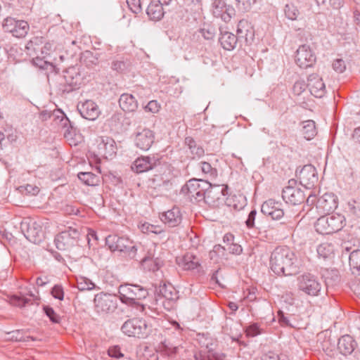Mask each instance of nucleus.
<instances>
[{
  "label": "nucleus",
  "mask_w": 360,
  "mask_h": 360,
  "mask_svg": "<svg viewBox=\"0 0 360 360\" xmlns=\"http://www.w3.org/2000/svg\"><path fill=\"white\" fill-rule=\"evenodd\" d=\"M296 261L295 253L288 247H277L271 255V269L277 275H293L297 271Z\"/></svg>",
  "instance_id": "obj_1"
},
{
  "label": "nucleus",
  "mask_w": 360,
  "mask_h": 360,
  "mask_svg": "<svg viewBox=\"0 0 360 360\" xmlns=\"http://www.w3.org/2000/svg\"><path fill=\"white\" fill-rule=\"evenodd\" d=\"M82 80L78 66H71L63 71V75H56L51 80V85L60 94L73 91L79 88Z\"/></svg>",
  "instance_id": "obj_2"
},
{
  "label": "nucleus",
  "mask_w": 360,
  "mask_h": 360,
  "mask_svg": "<svg viewBox=\"0 0 360 360\" xmlns=\"http://www.w3.org/2000/svg\"><path fill=\"white\" fill-rule=\"evenodd\" d=\"M120 300L122 303L136 306L141 311H145L146 307L139 303V300L146 298L148 292V290L139 285L124 284L118 289Z\"/></svg>",
  "instance_id": "obj_3"
},
{
  "label": "nucleus",
  "mask_w": 360,
  "mask_h": 360,
  "mask_svg": "<svg viewBox=\"0 0 360 360\" xmlns=\"http://www.w3.org/2000/svg\"><path fill=\"white\" fill-rule=\"evenodd\" d=\"M346 219L340 214H327L319 217L315 223L316 231L321 234H332L342 230Z\"/></svg>",
  "instance_id": "obj_4"
},
{
  "label": "nucleus",
  "mask_w": 360,
  "mask_h": 360,
  "mask_svg": "<svg viewBox=\"0 0 360 360\" xmlns=\"http://www.w3.org/2000/svg\"><path fill=\"white\" fill-rule=\"evenodd\" d=\"M105 244L112 251L124 252L129 258L136 259L137 248L129 238L118 235H109L105 238Z\"/></svg>",
  "instance_id": "obj_5"
},
{
  "label": "nucleus",
  "mask_w": 360,
  "mask_h": 360,
  "mask_svg": "<svg viewBox=\"0 0 360 360\" xmlns=\"http://www.w3.org/2000/svg\"><path fill=\"white\" fill-rule=\"evenodd\" d=\"M121 330L129 337L145 338L150 334L151 329L146 320L142 319H131L123 323Z\"/></svg>",
  "instance_id": "obj_6"
},
{
  "label": "nucleus",
  "mask_w": 360,
  "mask_h": 360,
  "mask_svg": "<svg viewBox=\"0 0 360 360\" xmlns=\"http://www.w3.org/2000/svg\"><path fill=\"white\" fill-rule=\"evenodd\" d=\"M79 236L80 233L77 229L68 227L67 230L56 235L54 243L58 250H68L77 245Z\"/></svg>",
  "instance_id": "obj_7"
},
{
  "label": "nucleus",
  "mask_w": 360,
  "mask_h": 360,
  "mask_svg": "<svg viewBox=\"0 0 360 360\" xmlns=\"http://www.w3.org/2000/svg\"><path fill=\"white\" fill-rule=\"evenodd\" d=\"M298 289L309 296H318L322 285L314 275L305 273L297 277Z\"/></svg>",
  "instance_id": "obj_8"
},
{
  "label": "nucleus",
  "mask_w": 360,
  "mask_h": 360,
  "mask_svg": "<svg viewBox=\"0 0 360 360\" xmlns=\"http://www.w3.org/2000/svg\"><path fill=\"white\" fill-rule=\"evenodd\" d=\"M228 186L226 185H212L207 187L206 204L212 207H219L226 202Z\"/></svg>",
  "instance_id": "obj_9"
},
{
  "label": "nucleus",
  "mask_w": 360,
  "mask_h": 360,
  "mask_svg": "<svg viewBox=\"0 0 360 360\" xmlns=\"http://www.w3.org/2000/svg\"><path fill=\"white\" fill-rule=\"evenodd\" d=\"M95 310L98 314H107L113 312L117 306L115 295L101 292L94 297Z\"/></svg>",
  "instance_id": "obj_10"
},
{
  "label": "nucleus",
  "mask_w": 360,
  "mask_h": 360,
  "mask_svg": "<svg viewBox=\"0 0 360 360\" xmlns=\"http://www.w3.org/2000/svg\"><path fill=\"white\" fill-rule=\"evenodd\" d=\"M2 26L5 32L11 33L13 37L17 38L25 37L30 29L27 22L16 20L12 17L5 18Z\"/></svg>",
  "instance_id": "obj_11"
},
{
  "label": "nucleus",
  "mask_w": 360,
  "mask_h": 360,
  "mask_svg": "<svg viewBox=\"0 0 360 360\" xmlns=\"http://www.w3.org/2000/svg\"><path fill=\"white\" fill-rule=\"evenodd\" d=\"M161 157L158 155H150L137 158L131 165V170L137 174L152 170L160 165Z\"/></svg>",
  "instance_id": "obj_12"
},
{
  "label": "nucleus",
  "mask_w": 360,
  "mask_h": 360,
  "mask_svg": "<svg viewBox=\"0 0 360 360\" xmlns=\"http://www.w3.org/2000/svg\"><path fill=\"white\" fill-rule=\"evenodd\" d=\"M296 181L290 179L288 181V186H285L282 191L283 200L288 204L297 205L302 203L305 200V194L298 187H295Z\"/></svg>",
  "instance_id": "obj_13"
},
{
  "label": "nucleus",
  "mask_w": 360,
  "mask_h": 360,
  "mask_svg": "<svg viewBox=\"0 0 360 360\" xmlns=\"http://www.w3.org/2000/svg\"><path fill=\"white\" fill-rule=\"evenodd\" d=\"M212 1L211 11L213 15L226 22H229L235 15L233 7L227 4L226 0H212Z\"/></svg>",
  "instance_id": "obj_14"
},
{
  "label": "nucleus",
  "mask_w": 360,
  "mask_h": 360,
  "mask_svg": "<svg viewBox=\"0 0 360 360\" xmlns=\"http://www.w3.org/2000/svg\"><path fill=\"white\" fill-rule=\"evenodd\" d=\"M20 230L24 236L33 243H38L41 240L43 231L41 227L36 221L31 220L22 221L20 223Z\"/></svg>",
  "instance_id": "obj_15"
},
{
  "label": "nucleus",
  "mask_w": 360,
  "mask_h": 360,
  "mask_svg": "<svg viewBox=\"0 0 360 360\" xmlns=\"http://www.w3.org/2000/svg\"><path fill=\"white\" fill-rule=\"evenodd\" d=\"M316 59V55L309 45H301L296 51L295 62L301 68L306 69L311 67L315 63Z\"/></svg>",
  "instance_id": "obj_16"
},
{
  "label": "nucleus",
  "mask_w": 360,
  "mask_h": 360,
  "mask_svg": "<svg viewBox=\"0 0 360 360\" xmlns=\"http://www.w3.org/2000/svg\"><path fill=\"white\" fill-rule=\"evenodd\" d=\"M257 212L255 210H252L249 213L245 221V224L248 229H256L259 233L264 234L267 237V232L269 231L270 225L268 219L263 215L257 216Z\"/></svg>",
  "instance_id": "obj_17"
},
{
  "label": "nucleus",
  "mask_w": 360,
  "mask_h": 360,
  "mask_svg": "<svg viewBox=\"0 0 360 360\" xmlns=\"http://www.w3.org/2000/svg\"><path fill=\"white\" fill-rule=\"evenodd\" d=\"M297 177L300 184L307 189L313 188L318 181V173L311 164L304 165L299 172Z\"/></svg>",
  "instance_id": "obj_18"
},
{
  "label": "nucleus",
  "mask_w": 360,
  "mask_h": 360,
  "mask_svg": "<svg viewBox=\"0 0 360 360\" xmlns=\"http://www.w3.org/2000/svg\"><path fill=\"white\" fill-rule=\"evenodd\" d=\"M261 212L266 219L270 217L274 220H278L284 215L283 210L280 208V204L273 199H269L263 202L261 207Z\"/></svg>",
  "instance_id": "obj_19"
},
{
  "label": "nucleus",
  "mask_w": 360,
  "mask_h": 360,
  "mask_svg": "<svg viewBox=\"0 0 360 360\" xmlns=\"http://www.w3.org/2000/svg\"><path fill=\"white\" fill-rule=\"evenodd\" d=\"M77 110L84 119L94 121L101 114L98 105L91 100H86L77 105Z\"/></svg>",
  "instance_id": "obj_20"
},
{
  "label": "nucleus",
  "mask_w": 360,
  "mask_h": 360,
  "mask_svg": "<svg viewBox=\"0 0 360 360\" xmlns=\"http://www.w3.org/2000/svg\"><path fill=\"white\" fill-rule=\"evenodd\" d=\"M155 141V134L149 129H143L138 131L134 139V143L137 148L146 151L150 148Z\"/></svg>",
  "instance_id": "obj_21"
},
{
  "label": "nucleus",
  "mask_w": 360,
  "mask_h": 360,
  "mask_svg": "<svg viewBox=\"0 0 360 360\" xmlns=\"http://www.w3.org/2000/svg\"><path fill=\"white\" fill-rule=\"evenodd\" d=\"M155 296L156 304L162 299L170 302L174 301L178 298L177 292L175 288L171 284L167 285L166 283L155 287Z\"/></svg>",
  "instance_id": "obj_22"
},
{
  "label": "nucleus",
  "mask_w": 360,
  "mask_h": 360,
  "mask_svg": "<svg viewBox=\"0 0 360 360\" xmlns=\"http://www.w3.org/2000/svg\"><path fill=\"white\" fill-rule=\"evenodd\" d=\"M307 86L310 93L316 98H322L326 91L323 79L316 74L309 76Z\"/></svg>",
  "instance_id": "obj_23"
},
{
  "label": "nucleus",
  "mask_w": 360,
  "mask_h": 360,
  "mask_svg": "<svg viewBox=\"0 0 360 360\" xmlns=\"http://www.w3.org/2000/svg\"><path fill=\"white\" fill-rule=\"evenodd\" d=\"M316 207L323 212H331L338 207V198L333 193H326L317 200Z\"/></svg>",
  "instance_id": "obj_24"
},
{
  "label": "nucleus",
  "mask_w": 360,
  "mask_h": 360,
  "mask_svg": "<svg viewBox=\"0 0 360 360\" xmlns=\"http://www.w3.org/2000/svg\"><path fill=\"white\" fill-rule=\"evenodd\" d=\"M208 184L209 182L207 181L195 179H191L182 187L181 191L190 199L193 197L194 195L200 192L202 187L208 186Z\"/></svg>",
  "instance_id": "obj_25"
},
{
  "label": "nucleus",
  "mask_w": 360,
  "mask_h": 360,
  "mask_svg": "<svg viewBox=\"0 0 360 360\" xmlns=\"http://www.w3.org/2000/svg\"><path fill=\"white\" fill-rule=\"evenodd\" d=\"M357 346L355 340L349 335L342 336L338 342V349L340 352L345 355L351 354Z\"/></svg>",
  "instance_id": "obj_26"
},
{
  "label": "nucleus",
  "mask_w": 360,
  "mask_h": 360,
  "mask_svg": "<svg viewBox=\"0 0 360 360\" xmlns=\"http://www.w3.org/2000/svg\"><path fill=\"white\" fill-rule=\"evenodd\" d=\"M161 220L170 227L178 226L181 221V215L178 207L172 209L162 214Z\"/></svg>",
  "instance_id": "obj_27"
},
{
  "label": "nucleus",
  "mask_w": 360,
  "mask_h": 360,
  "mask_svg": "<svg viewBox=\"0 0 360 360\" xmlns=\"http://www.w3.org/2000/svg\"><path fill=\"white\" fill-rule=\"evenodd\" d=\"M177 262L184 270H193L198 267L200 259L191 252L186 253L181 258H177Z\"/></svg>",
  "instance_id": "obj_28"
},
{
  "label": "nucleus",
  "mask_w": 360,
  "mask_h": 360,
  "mask_svg": "<svg viewBox=\"0 0 360 360\" xmlns=\"http://www.w3.org/2000/svg\"><path fill=\"white\" fill-rule=\"evenodd\" d=\"M120 107L125 112H134L138 108V102L134 96L129 94H122L119 99Z\"/></svg>",
  "instance_id": "obj_29"
},
{
  "label": "nucleus",
  "mask_w": 360,
  "mask_h": 360,
  "mask_svg": "<svg viewBox=\"0 0 360 360\" xmlns=\"http://www.w3.org/2000/svg\"><path fill=\"white\" fill-rule=\"evenodd\" d=\"M146 13L151 20H159L163 18L165 11L160 1L152 0L147 7Z\"/></svg>",
  "instance_id": "obj_30"
},
{
  "label": "nucleus",
  "mask_w": 360,
  "mask_h": 360,
  "mask_svg": "<svg viewBox=\"0 0 360 360\" xmlns=\"http://www.w3.org/2000/svg\"><path fill=\"white\" fill-rule=\"evenodd\" d=\"M98 149L105 158H111L116 154L115 142L110 137L102 138L101 142L98 144Z\"/></svg>",
  "instance_id": "obj_31"
},
{
  "label": "nucleus",
  "mask_w": 360,
  "mask_h": 360,
  "mask_svg": "<svg viewBox=\"0 0 360 360\" xmlns=\"http://www.w3.org/2000/svg\"><path fill=\"white\" fill-rule=\"evenodd\" d=\"M238 37L231 32L225 31L221 32V37L219 41L225 50H233L237 44Z\"/></svg>",
  "instance_id": "obj_32"
},
{
  "label": "nucleus",
  "mask_w": 360,
  "mask_h": 360,
  "mask_svg": "<svg viewBox=\"0 0 360 360\" xmlns=\"http://www.w3.org/2000/svg\"><path fill=\"white\" fill-rule=\"evenodd\" d=\"M185 144L188 146L192 159H199L204 156V148L198 143L192 137L185 139Z\"/></svg>",
  "instance_id": "obj_33"
},
{
  "label": "nucleus",
  "mask_w": 360,
  "mask_h": 360,
  "mask_svg": "<svg viewBox=\"0 0 360 360\" xmlns=\"http://www.w3.org/2000/svg\"><path fill=\"white\" fill-rule=\"evenodd\" d=\"M302 134L307 140L312 139L316 134L315 122L313 120H307L302 123Z\"/></svg>",
  "instance_id": "obj_34"
},
{
  "label": "nucleus",
  "mask_w": 360,
  "mask_h": 360,
  "mask_svg": "<svg viewBox=\"0 0 360 360\" xmlns=\"http://www.w3.org/2000/svg\"><path fill=\"white\" fill-rule=\"evenodd\" d=\"M251 27L245 20H240L237 27V37L238 39L243 38L248 41V37H251Z\"/></svg>",
  "instance_id": "obj_35"
},
{
  "label": "nucleus",
  "mask_w": 360,
  "mask_h": 360,
  "mask_svg": "<svg viewBox=\"0 0 360 360\" xmlns=\"http://www.w3.org/2000/svg\"><path fill=\"white\" fill-rule=\"evenodd\" d=\"M349 263L353 273L360 274V250H354L350 252Z\"/></svg>",
  "instance_id": "obj_36"
},
{
  "label": "nucleus",
  "mask_w": 360,
  "mask_h": 360,
  "mask_svg": "<svg viewBox=\"0 0 360 360\" xmlns=\"http://www.w3.org/2000/svg\"><path fill=\"white\" fill-rule=\"evenodd\" d=\"M79 179L87 186H96L98 181V177L91 172H79Z\"/></svg>",
  "instance_id": "obj_37"
},
{
  "label": "nucleus",
  "mask_w": 360,
  "mask_h": 360,
  "mask_svg": "<svg viewBox=\"0 0 360 360\" xmlns=\"http://www.w3.org/2000/svg\"><path fill=\"white\" fill-rule=\"evenodd\" d=\"M77 287L80 291L91 290L96 288V285L89 278L79 276L77 278Z\"/></svg>",
  "instance_id": "obj_38"
},
{
  "label": "nucleus",
  "mask_w": 360,
  "mask_h": 360,
  "mask_svg": "<svg viewBox=\"0 0 360 360\" xmlns=\"http://www.w3.org/2000/svg\"><path fill=\"white\" fill-rule=\"evenodd\" d=\"M200 169L203 174L207 178L214 179L217 176V170L205 161H201L200 163Z\"/></svg>",
  "instance_id": "obj_39"
},
{
  "label": "nucleus",
  "mask_w": 360,
  "mask_h": 360,
  "mask_svg": "<svg viewBox=\"0 0 360 360\" xmlns=\"http://www.w3.org/2000/svg\"><path fill=\"white\" fill-rule=\"evenodd\" d=\"M326 285L328 286H333L340 282V276L337 270L327 271L324 275Z\"/></svg>",
  "instance_id": "obj_40"
},
{
  "label": "nucleus",
  "mask_w": 360,
  "mask_h": 360,
  "mask_svg": "<svg viewBox=\"0 0 360 360\" xmlns=\"http://www.w3.org/2000/svg\"><path fill=\"white\" fill-rule=\"evenodd\" d=\"M9 337L8 338V340L15 342H27L28 340H34L35 338L31 336H26L25 337L23 335V330H16L11 332H9L7 333Z\"/></svg>",
  "instance_id": "obj_41"
},
{
  "label": "nucleus",
  "mask_w": 360,
  "mask_h": 360,
  "mask_svg": "<svg viewBox=\"0 0 360 360\" xmlns=\"http://www.w3.org/2000/svg\"><path fill=\"white\" fill-rule=\"evenodd\" d=\"M284 13L288 19L295 20L300 15V11L294 4H287L284 8Z\"/></svg>",
  "instance_id": "obj_42"
},
{
  "label": "nucleus",
  "mask_w": 360,
  "mask_h": 360,
  "mask_svg": "<svg viewBox=\"0 0 360 360\" xmlns=\"http://www.w3.org/2000/svg\"><path fill=\"white\" fill-rule=\"evenodd\" d=\"M317 253L318 255L326 259L333 252V247L331 244L328 243H324L319 245L317 247Z\"/></svg>",
  "instance_id": "obj_43"
},
{
  "label": "nucleus",
  "mask_w": 360,
  "mask_h": 360,
  "mask_svg": "<svg viewBox=\"0 0 360 360\" xmlns=\"http://www.w3.org/2000/svg\"><path fill=\"white\" fill-rule=\"evenodd\" d=\"M245 333L248 337H255L262 333V329L257 323H253L245 328Z\"/></svg>",
  "instance_id": "obj_44"
},
{
  "label": "nucleus",
  "mask_w": 360,
  "mask_h": 360,
  "mask_svg": "<svg viewBox=\"0 0 360 360\" xmlns=\"http://www.w3.org/2000/svg\"><path fill=\"white\" fill-rule=\"evenodd\" d=\"M140 229L143 233H152L155 234H160L163 232L162 229L160 226H155L149 223L143 224L140 226Z\"/></svg>",
  "instance_id": "obj_45"
},
{
  "label": "nucleus",
  "mask_w": 360,
  "mask_h": 360,
  "mask_svg": "<svg viewBox=\"0 0 360 360\" xmlns=\"http://www.w3.org/2000/svg\"><path fill=\"white\" fill-rule=\"evenodd\" d=\"M208 186H205L202 188V191L194 195L193 197L190 198L191 202L193 203H204L206 204V193H207V187Z\"/></svg>",
  "instance_id": "obj_46"
},
{
  "label": "nucleus",
  "mask_w": 360,
  "mask_h": 360,
  "mask_svg": "<svg viewBox=\"0 0 360 360\" xmlns=\"http://www.w3.org/2000/svg\"><path fill=\"white\" fill-rule=\"evenodd\" d=\"M162 344L164 350L168 356H174L178 353L179 346L174 345L168 340H165Z\"/></svg>",
  "instance_id": "obj_47"
},
{
  "label": "nucleus",
  "mask_w": 360,
  "mask_h": 360,
  "mask_svg": "<svg viewBox=\"0 0 360 360\" xmlns=\"http://www.w3.org/2000/svg\"><path fill=\"white\" fill-rule=\"evenodd\" d=\"M82 60L86 66H92L96 65L98 62V58L94 56L91 51H86L82 56Z\"/></svg>",
  "instance_id": "obj_48"
},
{
  "label": "nucleus",
  "mask_w": 360,
  "mask_h": 360,
  "mask_svg": "<svg viewBox=\"0 0 360 360\" xmlns=\"http://www.w3.org/2000/svg\"><path fill=\"white\" fill-rule=\"evenodd\" d=\"M349 212L357 217H360V199L352 200L348 202Z\"/></svg>",
  "instance_id": "obj_49"
},
{
  "label": "nucleus",
  "mask_w": 360,
  "mask_h": 360,
  "mask_svg": "<svg viewBox=\"0 0 360 360\" xmlns=\"http://www.w3.org/2000/svg\"><path fill=\"white\" fill-rule=\"evenodd\" d=\"M43 309L44 313L49 318L51 322L55 323H58L60 322V316L55 312L52 307L49 306H44Z\"/></svg>",
  "instance_id": "obj_50"
},
{
  "label": "nucleus",
  "mask_w": 360,
  "mask_h": 360,
  "mask_svg": "<svg viewBox=\"0 0 360 360\" xmlns=\"http://www.w3.org/2000/svg\"><path fill=\"white\" fill-rule=\"evenodd\" d=\"M45 56L43 55L42 58L37 56L33 58V63L34 65L39 67L41 69H48L49 67L53 68L51 63H49L44 60Z\"/></svg>",
  "instance_id": "obj_51"
},
{
  "label": "nucleus",
  "mask_w": 360,
  "mask_h": 360,
  "mask_svg": "<svg viewBox=\"0 0 360 360\" xmlns=\"http://www.w3.org/2000/svg\"><path fill=\"white\" fill-rule=\"evenodd\" d=\"M307 87L308 86L307 84H305L304 81H297L293 85L292 92L295 96H300L305 91Z\"/></svg>",
  "instance_id": "obj_52"
},
{
  "label": "nucleus",
  "mask_w": 360,
  "mask_h": 360,
  "mask_svg": "<svg viewBox=\"0 0 360 360\" xmlns=\"http://www.w3.org/2000/svg\"><path fill=\"white\" fill-rule=\"evenodd\" d=\"M60 117H61L60 120V125L63 128L67 129L66 131H65V136H66L67 133H68V134L70 133V128L72 129L73 127L72 125V122L66 117V115L63 112H60Z\"/></svg>",
  "instance_id": "obj_53"
},
{
  "label": "nucleus",
  "mask_w": 360,
  "mask_h": 360,
  "mask_svg": "<svg viewBox=\"0 0 360 360\" xmlns=\"http://www.w3.org/2000/svg\"><path fill=\"white\" fill-rule=\"evenodd\" d=\"M128 67V64L124 60H116L112 63V69L118 72H124Z\"/></svg>",
  "instance_id": "obj_54"
},
{
  "label": "nucleus",
  "mask_w": 360,
  "mask_h": 360,
  "mask_svg": "<svg viewBox=\"0 0 360 360\" xmlns=\"http://www.w3.org/2000/svg\"><path fill=\"white\" fill-rule=\"evenodd\" d=\"M127 3L133 13H139L141 11V0H127Z\"/></svg>",
  "instance_id": "obj_55"
},
{
  "label": "nucleus",
  "mask_w": 360,
  "mask_h": 360,
  "mask_svg": "<svg viewBox=\"0 0 360 360\" xmlns=\"http://www.w3.org/2000/svg\"><path fill=\"white\" fill-rule=\"evenodd\" d=\"M51 295L54 298L63 300L64 298V292L61 285H55L51 289Z\"/></svg>",
  "instance_id": "obj_56"
},
{
  "label": "nucleus",
  "mask_w": 360,
  "mask_h": 360,
  "mask_svg": "<svg viewBox=\"0 0 360 360\" xmlns=\"http://www.w3.org/2000/svg\"><path fill=\"white\" fill-rule=\"evenodd\" d=\"M160 108V104L157 101L153 100L148 103L145 107L146 111L150 112L152 113H156L159 111Z\"/></svg>",
  "instance_id": "obj_57"
},
{
  "label": "nucleus",
  "mask_w": 360,
  "mask_h": 360,
  "mask_svg": "<svg viewBox=\"0 0 360 360\" xmlns=\"http://www.w3.org/2000/svg\"><path fill=\"white\" fill-rule=\"evenodd\" d=\"M333 68L339 73L343 72L346 69L345 61L342 59H336L333 63Z\"/></svg>",
  "instance_id": "obj_58"
},
{
  "label": "nucleus",
  "mask_w": 360,
  "mask_h": 360,
  "mask_svg": "<svg viewBox=\"0 0 360 360\" xmlns=\"http://www.w3.org/2000/svg\"><path fill=\"white\" fill-rule=\"evenodd\" d=\"M238 7L241 9L248 11L256 3V0H236Z\"/></svg>",
  "instance_id": "obj_59"
},
{
  "label": "nucleus",
  "mask_w": 360,
  "mask_h": 360,
  "mask_svg": "<svg viewBox=\"0 0 360 360\" xmlns=\"http://www.w3.org/2000/svg\"><path fill=\"white\" fill-rule=\"evenodd\" d=\"M30 300L25 297H20L17 295H14L11 297V302L14 305L20 307H23Z\"/></svg>",
  "instance_id": "obj_60"
},
{
  "label": "nucleus",
  "mask_w": 360,
  "mask_h": 360,
  "mask_svg": "<svg viewBox=\"0 0 360 360\" xmlns=\"http://www.w3.org/2000/svg\"><path fill=\"white\" fill-rule=\"evenodd\" d=\"M226 250L230 253L236 255H240L243 251L242 247L240 245H238L237 243H232L231 244H230V245L228 248H226Z\"/></svg>",
  "instance_id": "obj_61"
},
{
  "label": "nucleus",
  "mask_w": 360,
  "mask_h": 360,
  "mask_svg": "<svg viewBox=\"0 0 360 360\" xmlns=\"http://www.w3.org/2000/svg\"><path fill=\"white\" fill-rule=\"evenodd\" d=\"M200 33L203 38L207 40H212L214 37V32L212 28H202L200 30Z\"/></svg>",
  "instance_id": "obj_62"
},
{
  "label": "nucleus",
  "mask_w": 360,
  "mask_h": 360,
  "mask_svg": "<svg viewBox=\"0 0 360 360\" xmlns=\"http://www.w3.org/2000/svg\"><path fill=\"white\" fill-rule=\"evenodd\" d=\"M108 354L114 358H120L123 356L122 353L120 351V348L118 346H114L108 349Z\"/></svg>",
  "instance_id": "obj_63"
},
{
  "label": "nucleus",
  "mask_w": 360,
  "mask_h": 360,
  "mask_svg": "<svg viewBox=\"0 0 360 360\" xmlns=\"http://www.w3.org/2000/svg\"><path fill=\"white\" fill-rule=\"evenodd\" d=\"M226 250V248L225 246H221V245H216L214 246L212 251L210 252V255L217 254L219 255H224V252Z\"/></svg>",
  "instance_id": "obj_64"
}]
</instances>
